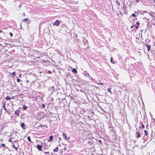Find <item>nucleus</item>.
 <instances>
[{
	"label": "nucleus",
	"instance_id": "f257e3e1",
	"mask_svg": "<svg viewBox=\"0 0 155 155\" xmlns=\"http://www.w3.org/2000/svg\"><path fill=\"white\" fill-rule=\"evenodd\" d=\"M59 149V150L60 151V152L61 153H63V149H61L59 147H56L55 149H54L53 150V151L54 152H57L58 151V149Z\"/></svg>",
	"mask_w": 155,
	"mask_h": 155
},
{
	"label": "nucleus",
	"instance_id": "f03ea898",
	"mask_svg": "<svg viewBox=\"0 0 155 155\" xmlns=\"http://www.w3.org/2000/svg\"><path fill=\"white\" fill-rule=\"evenodd\" d=\"M62 136L64 138L65 140H68L70 139V137H68L65 134L64 132L62 134Z\"/></svg>",
	"mask_w": 155,
	"mask_h": 155
},
{
	"label": "nucleus",
	"instance_id": "7ed1b4c3",
	"mask_svg": "<svg viewBox=\"0 0 155 155\" xmlns=\"http://www.w3.org/2000/svg\"><path fill=\"white\" fill-rule=\"evenodd\" d=\"M60 22L59 20H56V22L54 23L53 25H56L57 26H58L60 25Z\"/></svg>",
	"mask_w": 155,
	"mask_h": 155
},
{
	"label": "nucleus",
	"instance_id": "20e7f679",
	"mask_svg": "<svg viewBox=\"0 0 155 155\" xmlns=\"http://www.w3.org/2000/svg\"><path fill=\"white\" fill-rule=\"evenodd\" d=\"M20 112V111L19 110H16L15 111V114L17 116L19 117V113Z\"/></svg>",
	"mask_w": 155,
	"mask_h": 155
},
{
	"label": "nucleus",
	"instance_id": "39448f33",
	"mask_svg": "<svg viewBox=\"0 0 155 155\" xmlns=\"http://www.w3.org/2000/svg\"><path fill=\"white\" fill-rule=\"evenodd\" d=\"M36 147L39 151H41L42 150L41 149L42 147V146L41 145L37 144L36 146Z\"/></svg>",
	"mask_w": 155,
	"mask_h": 155
},
{
	"label": "nucleus",
	"instance_id": "423d86ee",
	"mask_svg": "<svg viewBox=\"0 0 155 155\" xmlns=\"http://www.w3.org/2000/svg\"><path fill=\"white\" fill-rule=\"evenodd\" d=\"M145 45L147 48V50L148 52H149L151 48V46L150 45H148L146 44H145Z\"/></svg>",
	"mask_w": 155,
	"mask_h": 155
},
{
	"label": "nucleus",
	"instance_id": "0eeeda50",
	"mask_svg": "<svg viewBox=\"0 0 155 155\" xmlns=\"http://www.w3.org/2000/svg\"><path fill=\"white\" fill-rule=\"evenodd\" d=\"M53 136L51 135L49 137V139L47 140L48 141V142H50L52 141L53 140Z\"/></svg>",
	"mask_w": 155,
	"mask_h": 155
},
{
	"label": "nucleus",
	"instance_id": "6e6552de",
	"mask_svg": "<svg viewBox=\"0 0 155 155\" xmlns=\"http://www.w3.org/2000/svg\"><path fill=\"white\" fill-rule=\"evenodd\" d=\"M25 124L24 123H22L21 124V126L23 130H25L26 128L25 127Z\"/></svg>",
	"mask_w": 155,
	"mask_h": 155
},
{
	"label": "nucleus",
	"instance_id": "1a4fd4ad",
	"mask_svg": "<svg viewBox=\"0 0 155 155\" xmlns=\"http://www.w3.org/2000/svg\"><path fill=\"white\" fill-rule=\"evenodd\" d=\"M134 27H135V28H136V30H137L139 27V26L138 25L135 26L134 25H133L131 26L130 28H132Z\"/></svg>",
	"mask_w": 155,
	"mask_h": 155
},
{
	"label": "nucleus",
	"instance_id": "9d476101",
	"mask_svg": "<svg viewBox=\"0 0 155 155\" xmlns=\"http://www.w3.org/2000/svg\"><path fill=\"white\" fill-rule=\"evenodd\" d=\"M136 134L137 135L136 137L137 138L140 137V133L139 132H137L136 133Z\"/></svg>",
	"mask_w": 155,
	"mask_h": 155
},
{
	"label": "nucleus",
	"instance_id": "9b49d317",
	"mask_svg": "<svg viewBox=\"0 0 155 155\" xmlns=\"http://www.w3.org/2000/svg\"><path fill=\"white\" fill-rule=\"evenodd\" d=\"M72 71L73 72L75 73V74H77L78 73L77 70L75 68H74L72 69Z\"/></svg>",
	"mask_w": 155,
	"mask_h": 155
},
{
	"label": "nucleus",
	"instance_id": "f8f14e48",
	"mask_svg": "<svg viewBox=\"0 0 155 155\" xmlns=\"http://www.w3.org/2000/svg\"><path fill=\"white\" fill-rule=\"evenodd\" d=\"M12 146L14 147V149L16 151H17L18 150V148L15 146L14 144L12 145Z\"/></svg>",
	"mask_w": 155,
	"mask_h": 155
},
{
	"label": "nucleus",
	"instance_id": "ddd939ff",
	"mask_svg": "<svg viewBox=\"0 0 155 155\" xmlns=\"http://www.w3.org/2000/svg\"><path fill=\"white\" fill-rule=\"evenodd\" d=\"M27 107H26L25 105H23V110H25L27 109Z\"/></svg>",
	"mask_w": 155,
	"mask_h": 155
},
{
	"label": "nucleus",
	"instance_id": "4468645a",
	"mask_svg": "<svg viewBox=\"0 0 155 155\" xmlns=\"http://www.w3.org/2000/svg\"><path fill=\"white\" fill-rule=\"evenodd\" d=\"M12 98H11L10 97H9L8 96L6 97L5 98V100H10Z\"/></svg>",
	"mask_w": 155,
	"mask_h": 155
},
{
	"label": "nucleus",
	"instance_id": "2eb2a0df",
	"mask_svg": "<svg viewBox=\"0 0 155 155\" xmlns=\"http://www.w3.org/2000/svg\"><path fill=\"white\" fill-rule=\"evenodd\" d=\"M144 135L145 136H147L148 135V131H147L146 130H144Z\"/></svg>",
	"mask_w": 155,
	"mask_h": 155
},
{
	"label": "nucleus",
	"instance_id": "dca6fc26",
	"mask_svg": "<svg viewBox=\"0 0 155 155\" xmlns=\"http://www.w3.org/2000/svg\"><path fill=\"white\" fill-rule=\"evenodd\" d=\"M12 74V75H13V77H14V76H15V72H13L12 73H10V74Z\"/></svg>",
	"mask_w": 155,
	"mask_h": 155
},
{
	"label": "nucleus",
	"instance_id": "f3484780",
	"mask_svg": "<svg viewBox=\"0 0 155 155\" xmlns=\"http://www.w3.org/2000/svg\"><path fill=\"white\" fill-rule=\"evenodd\" d=\"M28 140L30 142H31V140L30 139V136H28L27 137Z\"/></svg>",
	"mask_w": 155,
	"mask_h": 155
},
{
	"label": "nucleus",
	"instance_id": "a211bd4d",
	"mask_svg": "<svg viewBox=\"0 0 155 155\" xmlns=\"http://www.w3.org/2000/svg\"><path fill=\"white\" fill-rule=\"evenodd\" d=\"M5 104H4L3 106V107L4 108V110H7V109L5 108Z\"/></svg>",
	"mask_w": 155,
	"mask_h": 155
},
{
	"label": "nucleus",
	"instance_id": "6ab92c4d",
	"mask_svg": "<svg viewBox=\"0 0 155 155\" xmlns=\"http://www.w3.org/2000/svg\"><path fill=\"white\" fill-rule=\"evenodd\" d=\"M27 20H28V18H25V19H23L22 21H23V22H25V21H26Z\"/></svg>",
	"mask_w": 155,
	"mask_h": 155
},
{
	"label": "nucleus",
	"instance_id": "aec40b11",
	"mask_svg": "<svg viewBox=\"0 0 155 155\" xmlns=\"http://www.w3.org/2000/svg\"><path fill=\"white\" fill-rule=\"evenodd\" d=\"M110 61L113 64H114V62L113 61V58L112 57L111 58Z\"/></svg>",
	"mask_w": 155,
	"mask_h": 155
},
{
	"label": "nucleus",
	"instance_id": "412c9836",
	"mask_svg": "<svg viewBox=\"0 0 155 155\" xmlns=\"http://www.w3.org/2000/svg\"><path fill=\"white\" fill-rule=\"evenodd\" d=\"M131 16H132L135 17L136 16V15L135 13H133V14H132L130 16V18L131 17Z\"/></svg>",
	"mask_w": 155,
	"mask_h": 155
},
{
	"label": "nucleus",
	"instance_id": "4be33fe9",
	"mask_svg": "<svg viewBox=\"0 0 155 155\" xmlns=\"http://www.w3.org/2000/svg\"><path fill=\"white\" fill-rule=\"evenodd\" d=\"M107 91L109 92H110V93H111V90L110 88H109L107 89Z\"/></svg>",
	"mask_w": 155,
	"mask_h": 155
},
{
	"label": "nucleus",
	"instance_id": "5701e85b",
	"mask_svg": "<svg viewBox=\"0 0 155 155\" xmlns=\"http://www.w3.org/2000/svg\"><path fill=\"white\" fill-rule=\"evenodd\" d=\"M20 79L19 78H17V81L18 82H19L20 81Z\"/></svg>",
	"mask_w": 155,
	"mask_h": 155
},
{
	"label": "nucleus",
	"instance_id": "b1692460",
	"mask_svg": "<svg viewBox=\"0 0 155 155\" xmlns=\"http://www.w3.org/2000/svg\"><path fill=\"white\" fill-rule=\"evenodd\" d=\"M9 35L11 37H12L13 36V34L12 32L9 33Z\"/></svg>",
	"mask_w": 155,
	"mask_h": 155
},
{
	"label": "nucleus",
	"instance_id": "393cba45",
	"mask_svg": "<svg viewBox=\"0 0 155 155\" xmlns=\"http://www.w3.org/2000/svg\"><path fill=\"white\" fill-rule=\"evenodd\" d=\"M141 127L142 128H144L145 127L144 125L143 124H141Z\"/></svg>",
	"mask_w": 155,
	"mask_h": 155
},
{
	"label": "nucleus",
	"instance_id": "a878e982",
	"mask_svg": "<svg viewBox=\"0 0 155 155\" xmlns=\"http://www.w3.org/2000/svg\"><path fill=\"white\" fill-rule=\"evenodd\" d=\"M42 107L43 108H44L45 107V105L44 104H43L42 105Z\"/></svg>",
	"mask_w": 155,
	"mask_h": 155
},
{
	"label": "nucleus",
	"instance_id": "bb28decb",
	"mask_svg": "<svg viewBox=\"0 0 155 155\" xmlns=\"http://www.w3.org/2000/svg\"><path fill=\"white\" fill-rule=\"evenodd\" d=\"M43 152L45 153V154H48L49 153V152Z\"/></svg>",
	"mask_w": 155,
	"mask_h": 155
},
{
	"label": "nucleus",
	"instance_id": "cd10ccee",
	"mask_svg": "<svg viewBox=\"0 0 155 155\" xmlns=\"http://www.w3.org/2000/svg\"><path fill=\"white\" fill-rule=\"evenodd\" d=\"M136 24H137V25H138V26H139V25H140V23L138 22H136Z\"/></svg>",
	"mask_w": 155,
	"mask_h": 155
},
{
	"label": "nucleus",
	"instance_id": "c85d7f7f",
	"mask_svg": "<svg viewBox=\"0 0 155 155\" xmlns=\"http://www.w3.org/2000/svg\"><path fill=\"white\" fill-rule=\"evenodd\" d=\"M1 145L2 146H3V147H4L5 146V144H4V143H2L1 144Z\"/></svg>",
	"mask_w": 155,
	"mask_h": 155
},
{
	"label": "nucleus",
	"instance_id": "c756f323",
	"mask_svg": "<svg viewBox=\"0 0 155 155\" xmlns=\"http://www.w3.org/2000/svg\"><path fill=\"white\" fill-rule=\"evenodd\" d=\"M135 1L137 3H138L139 2V0H135Z\"/></svg>",
	"mask_w": 155,
	"mask_h": 155
},
{
	"label": "nucleus",
	"instance_id": "7c9ffc66",
	"mask_svg": "<svg viewBox=\"0 0 155 155\" xmlns=\"http://www.w3.org/2000/svg\"><path fill=\"white\" fill-rule=\"evenodd\" d=\"M97 84L98 85L101 84V85H103V84L102 83H98Z\"/></svg>",
	"mask_w": 155,
	"mask_h": 155
},
{
	"label": "nucleus",
	"instance_id": "2f4dec72",
	"mask_svg": "<svg viewBox=\"0 0 155 155\" xmlns=\"http://www.w3.org/2000/svg\"><path fill=\"white\" fill-rule=\"evenodd\" d=\"M48 73L49 74H51V73H52V72H51V71H48Z\"/></svg>",
	"mask_w": 155,
	"mask_h": 155
},
{
	"label": "nucleus",
	"instance_id": "473e14b6",
	"mask_svg": "<svg viewBox=\"0 0 155 155\" xmlns=\"http://www.w3.org/2000/svg\"><path fill=\"white\" fill-rule=\"evenodd\" d=\"M116 2H117V4H118V5H120V3H119V2L118 1H116Z\"/></svg>",
	"mask_w": 155,
	"mask_h": 155
},
{
	"label": "nucleus",
	"instance_id": "72a5a7b5",
	"mask_svg": "<svg viewBox=\"0 0 155 155\" xmlns=\"http://www.w3.org/2000/svg\"><path fill=\"white\" fill-rule=\"evenodd\" d=\"M8 141L9 142H11V139H9L8 140Z\"/></svg>",
	"mask_w": 155,
	"mask_h": 155
},
{
	"label": "nucleus",
	"instance_id": "f704fd0d",
	"mask_svg": "<svg viewBox=\"0 0 155 155\" xmlns=\"http://www.w3.org/2000/svg\"><path fill=\"white\" fill-rule=\"evenodd\" d=\"M6 112L8 113L9 112L8 111V110H6Z\"/></svg>",
	"mask_w": 155,
	"mask_h": 155
},
{
	"label": "nucleus",
	"instance_id": "c9c22d12",
	"mask_svg": "<svg viewBox=\"0 0 155 155\" xmlns=\"http://www.w3.org/2000/svg\"><path fill=\"white\" fill-rule=\"evenodd\" d=\"M64 149L65 150L66 149V147H64Z\"/></svg>",
	"mask_w": 155,
	"mask_h": 155
},
{
	"label": "nucleus",
	"instance_id": "e433bc0d",
	"mask_svg": "<svg viewBox=\"0 0 155 155\" xmlns=\"http://www.w3.org/2000/svg\"><path fill=\"white\" fill-rule=\"evenodd\" d=\"M2 31L1 30H0V33H2Z\"/></svg>",
	"mask_w": 155,
	"mask_h": 155
},
{
	"label": "nucleus",
	"instance_id": "4c0bfd02",
	"mask_svg": "<svg viewBox=\"0 0 155 155\" xmlns=\"http://www.w3.org/2000/svg\"><path fill=\"white\" fill-rule=\"evenodd\" d=\"M59 147H61V145H60V144L59 145Z\"/></svg>",
	"mask_w": 155,
	"mask_h": 155
},
{
	"label": "nucleus",
	"instance_id": "58836bf2",
	"mask_svg": "<svg viewBox=\"0 0 155 155\" xmlns=\"http://www.w3.org/2000/svg\"><path fill=\"white\" fill-rule=\"evenodd\" d=\"M14 142H16V141H15Z\"/></svg>",
	"mask_w": 155,
	"mask_h": 155
},
{
	"label": "nucleus",
	"instance_id": "ea45409f",
	"mask_svg": "<svg viewBox=\"0 0 155 155\" xmlns=\"http://www.w3.org/2000/svg\"><path fill=\"white\" fill-rule=\"evenodd\" d=\"M21 74H20V75H19V76H20Z\"/></svg>",
	"mask_w": 155,
	"mask_h": 155
}]
</instances>
